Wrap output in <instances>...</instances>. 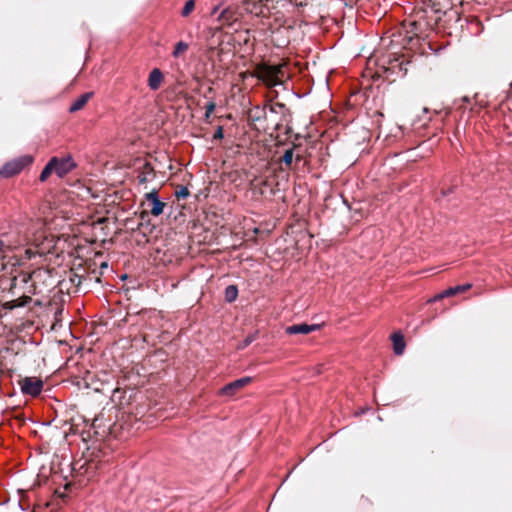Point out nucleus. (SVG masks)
I'll use <instances>...</instances> for the list:
<instances>
[{
    "instance_id": "obj_24",
    "label": "nucleus",
    "mask_w": 512,
    "mask_h": 512,
    "mask_svg": "<svg viewBox=\"0 0 512 512\" xmlns=\"http://www.w3.org/2000/svg\"><path fill=\"white\" fill-rule=\"evenodd\" d=\"M283 25V21L279 18H275L274 22H268L267 23V29L270 31V33H275L278 31Z\"/></svg>"
},
{
    "instance_id": "obj_3",
    "label": "nucleus",
    "mask_w": 512,
    "mask_h": 512,
    "mask_svg": "<svg viewBox=\"0 0 512 512\" xmlns=\"http://www.w3.org/2000/svg\"><path fill=\"white\" fill-rule=\"evenodd\" d=\"M254 75L268 87H274L283 82L285 77L284 66L261 63L256 66Z\"/></svg>"
},
{
    "instance_id": "obj_38",
    "label": "nucleus",
    "mask_w": 512,
    "mask_h": 512,
    "mask_svg": "<svg viewBox=\"0 0 512 512\" xmlns=\"http://www.w3.org/2000/svg\"><path fill=\"white\" fill-rule=\"evenodd\" d=\"M0 178H6V173H4V166L0 168Z\"/></svg>"
},
{
    "instance_id": "obj_47",
    "label": "nucleus",
    "mask_w": 512,
    "mask_h": 512,
    "mask_svg": "<svg viewBox=\"0 0 512 512\" xmlns=\"http://www.w3.org/2000/svg\"><path fill=\"white\" fill-rule=\"evenodd\" d=\"M463 101L468 102L469 100H468V98H467V97H464V98H463Z\"/></svg>"
},
{
    "instance_id": "obj_2",
    "label": "nucleus",
    "mask_w": 512,
    "mask_h": 512,
    "mask_svg": "<svg viewBox=\"0 0 512 512\" xmlns=\"http://www.w3.org/2000/svg\"><path fill=\"white\" fill-rule=\"evenodd\" d=\"M77 167L76 162L71 155L64 157H52L45 165L44 169L40 173L39 180L41 182L47 181V179L55 173L59 178L65 177L72 170Z\"/></svg>"
},
{
    "instance_id": "obj_41",
    "label": "nucleus",
    "mask_w": 512,
    "mask_h": 512,
    "mask_svg": "<svg viewBox=\"0 0 512 512\" xmlns=\"http://www.w3.org/2000/svg\"><path fill=\"white\" fill-rule=\"evenodd\" d=\"M353 94L354 96H356L358 94V91H357V87L354 85V91H353Z\"/></svg>"
},
{
    "instance_id": "obj_30",
    "label": "nucleus",
    "mask_w": 512,
    "mask_h": 512,
    "mask_svg": "<svg viewBox=\"0 0 512 512\" xmlns=\"http://www.w3.org/2000/svg\"><path fill=\"white\" fill-rule=\"evenodd\" d=\"M224 137V130H223V127L222 126H218V128L216 129L214 135H213V139L214 140H221L223 139Z\"/></svg>"
},
{
    "instance_id": "obj_45",
    "label": "nucleus",
    "mask_w": 512,
    "mask_h": 512,
    "mask_svg": "<svg viewBox=\"0 0 512 512\" xmlns=\"http://www.w3.org/2000/svg\"><path fill=\"white\" fill-rule=\"evenodd\" d=\"M435 12H436V13H440V12H441V9L435 8Z\"/></svg>"
},
{
    "instance_id": "obj_4",
    "label": "nucleus",
    "mask_w": 512,
    "mask_h": 512,
    "mask_svg": "<svg viewBox=\"0 0 512 512\" xmlns=\"http://www.w3.org/2000/svg\"><path fill=\"white\" fill-rule=\"evenodd\" d=\"M269 112L278 116V119L270 117L271 129L280 131L284 126L287 128L286 132L290 130L289 124L292 121V112L284 103L275 102L268 105Z\"/></svg>"
},
{
    "instance_id": "obj_32",
    "label": "nucleus",
    "mask_w": 512,
    "mask_h": 512,
    "mask_svg": "<svg viewBox=\"0 0 512 512\" xmlns=\"http://www.w3.org/2000/svg\"><path fill=\"white\" fill-rule=\"evenodd\" d=\"M292 4L297 7H305L308 4V0H293Z\"/></svg>"
},
{
    "instance_id": "obj_23",
    "label": "nucleus",
    "mask_w": 512,
    "mask_h": 512,
    "mask_svg": "<svg viewBox=\"0 0 512 512\" xmlns=\"http://www.w3.org/2000/svg\"><path fill=\"white\" fill-rule=\"evenodd\" d=\"M187 50H188V44L183 41H180L175 45L172 55L174 57H179L181 54H183Z\"/></svg>"
},
{
    "instance_id": "obj_20",
    "label": "nucleus",
    "mask_w": 512,
    "mask_h": 512,
    "mask_svg": "<svg viewBox=\"0 0 512 512\" xmlns=\"http://www.w3.org/2000/svg\"><path fill=\"white\" fill-rule=\"evenodd\" d=\"M224 294H225V300L227 302L231 303V302L235 301L238 296L237 286H235V285L227 286Z\"/></svg>"
},
{
    "instance_id": "obj_35",
    "label": "nucleus",
    "mask_w": 512,
    "mask_h": 512,
    "mask_svg": "<svg viewBox=\"0 0 512 512\" xmlns=\"http://www.w3.org/2000/svg\"><path fill=\"white\" fill-rule=\"evenodd\" d=\"M454 189H455V186L449 187V188H448V189H446V190H445V189H443V190L441 191V195H442L443 197H446L447 195H449V194L453 193Z\"/></svg>"
},
{
    "instance_id": "obj_27",
    "label": "nucleus",
    "mask_w": 512,
    "mask_h": 512,
    "mask_svg": "<svg viewBox=\"0 0 512 512\" xmlns=\"http://www.w3.org/2000/svg\"><path fill=\"white\" fill-rule=\"evenodd\" d=\"M257 338V332L254 334L248 335L243 342L239 345V348H246L249 346L255 339Z\"/></svg>"
},
{
    "instance_id": "obj_10",
    "label": "nucleus",
    "mask_w": 512,
    "mask_h": 512,
    "mask_svg": "<svg viewBox=\"0 0 512 512\" xmlns=\"http://www.w3.org/2000/svg\"><path fill=\"white\" fill-rule=\"evenodd\" d=\"M252 382L251 377H243L226 384L221 390L220 394L225 396H233L238 391Z\"/></svg>"
},
{
    "instance_id": "obj_5",
    "label": "nucleus",
    "mask_w": 512,
    "mask_h": 512,
    "mask_svg": "<svg viewBox=\"0 0 512 512\" xmlns=\"http://www.w3.org/2000/svg\"><path fill=\"white\" fill-rule=\"evenodd\" d=\"M243 17L242 8L237 4L229 5L223 8L218 14L216 21L219 26L216 30H222L224 27H230L234 23L238 22Z\"/></svg>"
},
{
    "instance_id": "obj_1",
    "label": "nucleus",
    "mask_w": 512,
    "mask_h": 512,
    "mask_svg": "<svg viewBox=\"0 0 512 512\" xmlns=\"http://www.w3.org/2000/svg\"><path fill=\"white\" fill-rule=\"evenodd\" d=\"M374 39L369 37L367 34L362 32L354 35V44L361 45L362 48L359 51L357 65L361 68L366 66V69L362 71L364 79H379L383 78L388 82H394L397 77H403L407 74V65L410 63L404 54H398L395 51L397 44L395 40H391L390 52L383 56L378 63L377 59H374L372 52L374 51Z\"/></svg>"
},
{
    "instance_id": "obj_36",
    "label": "nucleus",
    "mask_w": 512,
    "mask_h": 512,
    "mask_svg": "<svg viewBox=\"0 0 512 512\" xmlns=\"http://www.w3.org/2000/svg\"><path fill=\"white\" fill-rule=\"evenodd\" d=\"M303 160V155L300 154V153H297L296 155H294V163H295V167L296 165L301 162Z\"/></svg>"
},
{
    "instance_id": "obj_18",
    "label": "nucleus",
    "mask_w": 512,
    "mask_h": 512,
    "mask_svg": "<svg viewBox=\"0 0 512 512\" xmlns=\"http://www.w3.org/2000/svg\"><path fill=\"white\" fill-rule=\"evenodd\" d=\"M32 301V298L28 295H22L17 299L7 301L3 304V308L7 310H13L18 307H24Z\"/></svg>"
},
{
    "instance_id": "obj_39",
    "label": "nucleus",
    "mask_w": 512,
    "mask_h": 512,
    "mask_svg": "<svg viewBox=\"0 0 512 512\" xmlns=\"http://www.w3.org/2000/svg\"><path fill=\"white\" fill-rule=\"evenodd\" d=\"M4 252V242L0 240V255Z\"/></svg>"
},
{
    "instance_id": "obj_28",
    "label": "nucleus",
    "mask_w": 512,
    "mask_h": 512,
    "mask_svg": "<svg viewBox=\"0 0 512 512\" xmlns=\"http://www.w3.org/2000/svg\"><path fill=\"white\" fill-rule=\"evenodd\" d=\"M175 195L178 199L180 198H186L188 195H189V190L187 187L185 186H180L176 192H175Z\"/></svg>"
},
{
    "instance_id": "obj_46",
    "label": "nucleus",
    "mask_w": 512,
    "mask_h": 512,
    "mask_svg": "<svg viewBox=\"0 0 512 512\" xmlns=\"http://www.w3.org/2000/svg\"><path fill=\"white\" fill-rule=\"evenodd\" d=\"M356 29L359 30L358 20L356 19Z\"/></svg>"
},
{
    "instance_id": "obj_37",
    "label": "nucleus",
    "mask_w": 512,
    "mask_h": 512,
    "mask_svg": "<svg viewBox=\"0 0 512 512\" xmlns=\"http://www.w3.org/2000/svg\"><path fill=\"white\" fill-rule=\"evenodd\" d=\"M212 113H208L207 111H205V116H204V119L206 122H209V119H210V116H211Z\"/></svg>"
},
{
    "instance_id": "obj_31",
    "label": "nucleus",
    "mask_w": 512,
    "mask_h": 512,
    "mask_svg": "<svg viewBox=\"0 0 512 512\" xmlns=\"http://www.w3.org/2000/svg\"><path fill=\"white\" fill-rule=\"evenodd\" d=\"M215 108H216V103L214 101H209L206 106H205V110L208 112V113H213L215 111Z\"/></svg>"
},
{
    "instance_id": "obj_25",
    "label": "nucleus",
    "mask_w": 512,
    "mask_h": 512,
    "mask_svg": "<svg viewBox=\"0 0 512 512\" xmlns=\"http://www.w3.org/2000/svg\"><path fill=\"white\" fill-rule=\"evenodd\" d=\"M194 8H195V0H188L185 3V5H184V7H183V9L181 11V15L183 17L189 16L190 13L194 10Z\"/></svg>"
},
{
    "instance_id": "obj_15",
    "label": "nucleus",
    "mask_w": 512,
    "mask_h": 512,
    "mask_svg": "<svg viewBox=\"0 0 512 512\" xmlns=\"http://www.w3.org/2000/svg\"><path fill=\"white\" fill-rule=\"evenodd\" d=\"M164 80V75L160 69L154 68L148 77V86L151 90L156 91L160 88Z\"/></svg>"
},
{
    "instance_id": "obj_42",
    "label": "nucleus",
    "mask_w": 512,
    "mask_h": 512,
    "mask_svg": "<svg viewBox=\"0 0 512 512\" xmlns=\"http://www.w3.org/2000/svg\"><path fill=\"white\" fill-rule=\"evenodd\" d=\"M90 468H92L91 464H89L88 467H86L85 473H87Z\"/></svg>"
},
{
    "instance_id": "obj_34",
    "label": "nucleus",
    "mask_w": 512,
    "mask_h": 512,
    "mask_svg": "<svg viewBox=\"0 0 512 512\" xmlns=\"http://www.w3.org/2000/svg\"><path fill=\"white\" fill-rule=\"evenodd\" d=\"M35 274H36V271H34V272H33V273H31V274H24V275H23V277H22V281H23L24 283H28V282L32 279V277H33Z\"/></svg>"
},
{
    "instance_id": "obj_14",
    "label": "nucleus",
    "mask_w": 512,
    "mask_h": 512,
    "mask_svg": "<svg viewBox=\"0 0 512 512\" xmlns=\"http://www.w3.org/2000/svg\"><path fill=\"white\" fill-rule=\"evenodd\" d=\"M470 287H471L470 284L457 285V286H454V287H449L448 289H446V290L442 291L441 293L435 295L432 299L429 300V302H436V301L442 300L443 298L454 296V295H456V294H458L460 292H464V291L468 290Z\"/></svg>"
},
{
    "instance_id": "obj_43",
    "label": "nucleus",
    "mask_w": 512,
    "mask_h": 512,
    "mask_svg": "<svg viewBox=\"0 0 512 512\" xmlns=\"http://www.w3.org/2000/svg\"><path fill=\"white\" fill-rule=\"evenodd\" d=\"M356 214H357V211H356V209H354V212H353L354 220L356 219Z\"/></svg>"
},
{
    "instance_id": "obj_21",
    "label": "nucleus",
    "mask_w": 512,
    "mask_h": 512,
    "mask_svg": "<svg viewBox=\"0 0 512 512\" xmlns=\"http://www.w3.org/2000/svg\"><path fill=\"white\" fill-rule=\"evenodd\" d=\"M359 52L357 54L354 55V69H358L360 71V73L362 74V71L366 69V66L364 65L363 68H361L360 66L357 65V62H358V55ZM353 73H356V70H353ZM361 78L362 80L360 81V85H361V88L362 89H366L370 86V80H367V79H364L363 76L361 75Z\"/></svg>"
},
{
    "instance_id": "obj_12",
    "label": "nucleus",
    "mask_w": 512,
    "mask_h": 512,
    "mask_svg": "<svg viewBox=\"0 0 512 512\" xmlns=\"http://www.w3.org/2000/svg\"><path fill=\"white\" fill-rule=\"evenodd\" d=\"M320 328L317 324L309 325L307 323L294 324L286 327L285 332L290 335L294 334H309L313 331H316Z\"/></svg>"
},
{
    "instance_id": "obj_16",
    "label": "nucleus",
    "mask_w": 512,
    "mask_h": 512,
    "mask_svg": "<svg viewBox=\"0 0 512 512\" xmlns=\"http://www.w3.org/2000/svg\"><path fill=\"white\" fill-rule=\"evenodd\" d=\"M391 340L394 353L396 355H402L406 346L403 334L400 331L394 332L391 335Z\"/></svg>"
},
{
    "instance_id": "obj_6",
    "label": "nucleus",
    "mask_w": 512,
    "mask_h": 512,
    "mask_svg": "<svg viewBox=\"0 0 512 512\" xmlns=\"http://www.w3.org/2000/svg\"><path fill=\"white\" fill-rule=\"evenodd\" d=\"M141 205L145 208L141 213V219H144L148 214L159 216L166 207V203L159 199L156 189L145 194V200Z\"/></svg>"
},
{
    "instance_id": "obj_13",
    "label": "nucleus",
    "mask_w": 512,
    "mask_h": 512,
    "mask_svg": "<svg viewBox=\"0 0 512 512\" xmlns=\"http://www.w3.org/2000/svg\"><path fill=\"white\" fill-rule=\"evenodd\" d=\"M156 172L154 167L149 162H144L139 168V174L137 176L140 184H144L148 181L155 179Z\"/></svg>"
},
{
    "instance_id": "obj_8",
    "label": "nucleus",
    "mask_w": 512,
    "mask_h": 512,
    "mask_svg": "<svg viewBox=\"0 0 512 512\" xmlns=\"http://www.w3.org/2000/svg\"><path fill=\"white\" fill-rule=\"evenodd\" d=\"M21 390L24 394L36 397L41 394L43 381L36 377H25L19 381Z\"/></svg>"
},
{
    "instance_id": "obj_33",
    "label": "nucleus",
    "mask_w": 512,
    "mask_h": 512,
    "mask_svg": "<svg viewBox=\"0 0 512 512\" xmlns=\"http://www.w3.org/2000/svg\"><path fill=\"white\" fill-rule=\"evenodd\" d=\"M221 5H216L212 8L211 12H210V15L213 17V16H218V14L220 13L221 11Z\"/></svg>"
},
{
    "instance_id": "obj_17",
    "label": "nucleus",
    "mask_w": 512,
    "mask_h": 512,
    "mask_svg": "<svg viewBox=\"0 0 512 512\" xmlns=\"http://www.w3.org/2000/svg\"><path fill=\"white\" fill-rule=\"evenodd\" d=\"M93 97V92H86L79 96L69 107L70 113H75L84 108L88 101Z\"/></svg>"
},
{
    "instance_id": "obj_29",
    "label": "nucleus",
    "mask_w": 512,
    "mask_h": 512,
    "mask_svg": "<svg viewBox=\"0 0 512 512\" xmlns=\"http://www.w3.org/2000/svg\"><path fill=\"white\" fill-rule=\"evenodd\" d=\"M16 286H17V277H13L9 280V287L7 288L8 292L11 293L12 295H15L14 289L16 288Z\"/></svg>"
},
{
    "instance_id": "obj_44",
    "label": "nucleus",
    "mask_w": 512,
    "mask_h": 512,
    "mask_svg": "<svg viewBox=\"0 0 512 512\" xmlns=\"http://www.w3.org/2000/svg\"><path fill=\"white\" fill-rule=\"evenodd\" d=\"M213 91V88L212 87H209L208 88V93H211Z\"/></svg>"
},
{
    "instance_id": "obj_40",
    "label": "nucleus",
    "mask_w": 512,
    "mask_h": 512,
    "mask_svg": "<svg viewBox=\"0 0 512 512\" xmlns=\"http://www.w3.org/2000/svg\"><path fill=\"white\" fill-rule=\"evenodd\" d=\"M107 267H108V264H107L106 262H103V263L101 264V268H107Z\"/></svg>"
},
{
    "instance_id": "obj_9",
    "label": "nucleus",
    "mask_w": 512,
    "mask_h": 512,
    "mask_svg": "<svg viewBox=\"0 0 512 512\" xmlns=\"http://www.w3.org/2000/svg\"><path fill=\"white\" fill-rule=\"evenodd\" d=\"M272 1L273 0H271V2ZM268 2H270V0H244L242 2V6L240 7L242 8L243 12L245 11L249 14L265 17V9H268Z\"/></svg>"
},
{
    "instance_id": "obj_22",
    "label": "nucleus",
    "mask_w": 512,
    "mask_h": 512,
    "mask_svg": "<svg viewBox=\"0 0 512 512\" xmlns=\"http://www.w3.org/2000/svg\"><path fill=\"white\" fill-rule=\"evenodd\" d=\"M403 41H404V43L402 44L403 48L411 50L418 43L419 38L417 36V33L415 32L413 36H408V37L404 38Z\"/></svg>"
},
{
    "instance_id": "obj_26",
    "label": "nucleus",
    "mask_w": 512,
    "mask_h": 512,
    "mask_svg": "<svg viewBox=\"0 0 512 512\" xmlns=\"http://www.w3.org/2000/svg\"><path fill=\"white\" fill-rule=\"evenodd\" d=\"M236 40L244 45H248L250 43V31L245 30L243 32H238L236 36Z\"/></svg>"
},
{
    "instance_id": "obj_11",
    "label": "nucleus",
    "mask_w": 512,
    "mask_h": 512,
    "mask_svg": "<svg viewBox=\"0 0 512 512\" xmlns=\"http://www.w3.org/2000/svg\"><path fill=\"white\" fill-rule=\"evenodd\" d=\"M268 106L259 107L256 106L249 111L248 117L253 122H263V129H271L270 117L267 115Z\"/></svg>"
},
{
    "instance_id": "obj_7",
    "label": "nucleus",
    "mask_w": 512,
    "mask_h": 512,
    "mask_svg": "<svg viewBox=\"0 0 512 512\" xmlns=\"http://www.w3.org/2000/svg\"><path fill=\"white\" fill-rule=\"evenodd\" d=\"M34 162L32 155H22L15 159L6 162L4 166V173L6 178L14 177L20 174L26 167L30 166Z\"/></svg>"
},
{
    "instance_id": "obj_19",
    "label": "nucleus",
    "mask_w": 512,
    "mask_h": 512,
    "mask_svg": "<svg viewBox=\"0 0 512 512\" xmlns=\"http://www.w3.org/2000/svg\"><path fill=\"white\" fill-rule=\"evenodd\" d=\"M294 148L287 149L283 156L280 158V163L284 164L282 170H294Z\"/></svg>"
}]
</instances>
